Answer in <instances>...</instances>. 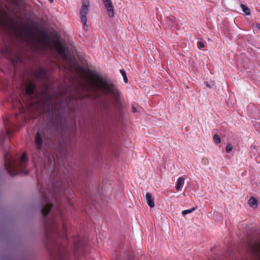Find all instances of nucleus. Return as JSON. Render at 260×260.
Here are the masks:
<instances>
[{
	"label": "nucleus",
	"instance_id": "nucleus-1",
	"mask_svg": "<svg viewBox=\"0 0 260 260\" xmlns=\"http://www.w3.org/2000/svg\"><path fill=\"white\" fill-rule=\"evenodd\" d=\"M16 34L32 46H39L45 50L55 49L63 57H67L68 49L61 44L57 35L49 37L46 32L32 28L16 30Z\"/></svg>",
	"mask_w": 260,
	"mask_h": 260
},
{
	"label": "nucleus",
	"instance_id": "nucleus-2",
	"mask_svg": "<svg viewBox=\"0 0 260 260\" xmlns=\"http://www.w3.org/2000/svg\"><path fill=\"white\" fill-rule=\"evenodd\" d=\"M82 75L84 76L87 83L94 90H99L103 93L109 94L117 102L120 97V92L110 82H107L94 72L90 71H85L81 68Z\"/></svg>",
	"mask_w": 260,
	"mask_h": 260
},
{
	"label": "nucleus",
	"instance_id": "nucleus-3",
	"mask_svg": "<svg viewBox=\"0 0 260 260\" xmlns=\"http://www.w3.org/2000/svg\"><path fill=\"white\" fill-rule=\"evenodd\" d=\"M89 0H83L82 2V7L80 11V19L83 24L84 29L86 30H87L88 28L87 15L89 11Z\"/></svg>",
	"mask_w": 260,
	"mask_h": 260
},
{
	"label": "nucleus",
	"instance_id": "nucleus-4",
	"mask_svg": "<svg viewBox=\"0 0 260 260\" xmlns=\"http://www.w3.org/2000/svg\"><path fill=\"white\" fill-rule=\"evenodd\" d=\"M106 8L107 13L110 17H114V12L112 3L110 0H103Z\"/></svg>",
	"mask_w": 260,
	"mask_h": 260
},
{
	"label": "nucleus",
	"instance_id": "nucleus-5",
	"mask_svg": "<svg viewBox=\"0 0 260 260\" xmlns=\"http://www.w3.org/2000/svg\"><path fill=\"white\" fill-rule=\"evenodd\" d=\"M144 200L150 208H152L155 207L154 200L151 193L147 192L144 197Z\"/></svg>",
	"mask_w": 260,
	"mask_h": 260
},
{
	"label": "nucleus",
	"instance_id": "nucleus-6",
	"mask_svg": "<svg viewBox=\"0 0 260 260\" xmlns=\"http://www.w3.org/2000/svg\"><path fill=\"white\" fill-rule=\"evenodd\" d=\"M233 1L236 4L239 5L240 6L243 11L245 13L246 15H250V11L246 6L241 3V2L239 0H234Z\"/></svg>",
	"mask_w": 260,
	"mask_h": 260
},
{
	"label": "nucleus",
	"instance_id": "nucleus-7",
	"mask_svg": "<svg viewBox=\"0 0 260 260\" xmlns=\"http://www.w3.org/2000/svg\"><path fill=\"white\" fill-rule=\"evenodd\" d=\"M184 184V179L183 177H180L178 178L176 181L175 188L177 190H180L182 189L183 186Z\"/></svg>",
	"mask_w": 260,
	"mask_h": 260
},
{
	"label": "nucleus",
	"instance_id": "nucleus-8",
	"mask_svg": "<svg viewBox=\"0 0 260 260\" xmlns=\"http://www.w3.org/2000/svg\"><path fill=\"white\" fill-rule=\"evenodd\" d=\"M248 204L251 208H256L257 206L258 202L255 198L251 197L248 200Z\"/></svg>",
	"mask_w": 260,
	"mask_h": 260
},
{
	"label": "nucleus",
	"instance_id": "nucleus-9",
	"mask_svg": "<svg viewBox=\"0 0 260 260\" xmlns=\"http://www.w3.org/2000/svg\"><path fill=\"white\" fill-rule=\"evenodd\" d=\"M34 88H35L34 85L31 83L29 84L26 87V89H25L26 93L27 94H31L34 90Z\"/></svg>",
	"mask_w": 260,
	"mask_h": 260
},
{
	"label": "nucleus",
	"instance_id": "nucleus-10",
	"mask_svg": "<svg viewBox=\"0 0 260 260\" xmlns=\"http://www.w3.org/2000/svg\"><path fill=\"white\" fill-rule=\"evenodd\" d=\"M36 143L38 146H40L42 143V139L39 133L36 136Z\"/></svg>",
	"mask_w": 260,
	"mask_h": 260
},
{
	"label": "nucleus",
	"instance_id": "nucleus-11",
	"mask_svg": "<svg viewBox=\"0 0 260 260\" xmlns=\"http://www.w3.org/2000/svg\"><path fill=\"white\" fill-rule=\"evenodd\" d=\"M51 207V205L49 204H47L46 206V207L43 210V214L44 215H46L47 214L48 212H49L50 209Z\"/></svg>",
	"mask_w": 260,
	"mask_h": 260
},
{
	"label": "nucleus",
	"instance_id": "nucleus-12",
	"mask_svg": "<svg viewBox=\"0 0 260 260\" xmlns=\"http://www.w3.org/2000/svg\"><path fill=\"white\" fill-rule=\"evenodd\" d=\"M120 73L123 77V80L125 83H127L128 82V79L126 77V73L125 71L123 69L120 70Z\"/></svg>",
	"mask_w": 260,
	"mask_h": 260
},
{
	"label": "nucleus",
	"instance_id": "nucleus-13",
	"mask_svg": "<svg viewBox=\"0 0 260 260\" xmlns=\"http://www.w3.org/2000/svg\"><path fill=\"white\" fill-rule=\"evenodd\" d=\"M195 210H196V208H191V209H189L185 210L182 211V214L183 215H186V214H188L189 213H190L192 212Z\"/></svg>",
	"mask_w": 260,
	"mask_h": 260
},
{
	"label": "nucleus",
	"instance_id": "nucleus-14",
	"mask_svg": "<svg viewBox=\"0 0 260 260\" xmlns=\"http://www.w3.org/2000/svg\"><path fill=\"white\" fill-rule=\"evenodd\" d=\"M213 139L217 143H220L221 142L220 139L219 137L217 135H215L214 136Z\"/></svg>",
	"mask_w": 260,
	"mask_h": 260
},
{
	"label": "nucleus",
	"instance_id": "nucleus-15",
	"mask_svg": "<svg viewBox=\"0 0 260 260\" xmlns=\"http://www.w3.org/2000/svg\"><path fill=\"white\" fill-rule=\"evenodd\" d=\"M232 147L231 145H228L226 147V151L228 153H229L231 152V151L232 150Z\"/></svg>",
	"mask_w": 260,
	"mask_h": 260
},
{
	"label": "nucleus",
	"instance_id": "nucleus-16",
	"mask_svg": "<svg viewBox=\"0 0 260 260\" xmlns=\"http://www.w3.org/2000/svg\"><path fill=\"white\" fill-rule=\"evenodd\" d=\"M198 47L199 49L204 47V44L203 42H200L198 43Z\"/></svg>",
	"mask_w": 260,
	"mask_h": 260
},
{
	"label": "nucleus",
	"instance_id": "nucleus-17",
	"mask_svg": "<svg viewBox=\"0 0 260 260\" xmlns=\"http://www.w3.org/2000/svg\"><path fill=\"white\" fill-rule=\"evenodd\" d=\"M26 159V155L25 153H23L21 157V160L22 161H25Z\"/></svg>",
	"mask_w": 260,
	"mask_h": 260
},
{
	"label": "nucleus",
	"instance_id": "nucleus-18",
	"mask_svg": "<svg viewBox=\"0 0 260 260\" xmlns=\"http://www.w3.org/2000/svg\"><path fill=\"white\" fill-rule=\"evenodd\" d=\"M132 110L134 112H136L137 111L136 108L135 106L132 107Z\"/></svg>",
	"mask_w": 260,
	"mask_h": 260
},
{
	"label": "nucleus",
	"instance_id": "nucleus-19",
	"mask_svg": "<svg viewBox=\"0 0 260 260\" xmlns=\"http://www.w3.org/2000/svg\"><path fill=\"white\" fill-rule=\"evenodd\" d=\"M206 85H207V87H208L209 88H210V87H211L210 85L209 84H206Z\"/></svg>",
	"mask_w": 260,
	"mask_h": 260
},
{
	"label": "nucleus",
	"instance_id": "nucleus-20",
	"mask_svg": "<svg viewBox=\"0 0 260 260\" xmlns=\"http://www.w3.org/2000/svg\"><path fill=\"white\" fill-rule=\"evenodd\" d=\"M51 3H52L53 2V0H49Z\"/></svg>",
	"mask_w": 260,
	"mask_h": 260
},
{
	"label": "nucleus",
	"instance_id": "nucleus-21",
	"mask_svg": "<svg viewBox=\"0 0 260 260\" xmlns=\"http://www.w3.org/2000/svg\"><path fill=\"white\" fill-rule=\"evenodd\" d=\"M257 27L258 28H259V27H260V26H259V25H257Z\"/></svg>",
	"mask_w": 260,
	"mask_h": 260
}]
</instances>
